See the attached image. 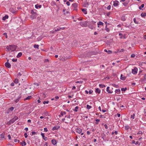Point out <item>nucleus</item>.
I'll return each mask as SVG.
<instances>
[{
  "mask_svg": "<svg viewBox=\"0 0 146 146\" xmlns=\"http://www.w3.org/2000/svg\"><path fill=\"white\" fill-rule=\"evenodd\" d=\"M88 22L85 21L84 22H80V25L82 27H86L88 26Z\"/></svg>",
  "mask_w": 146,
  "mask_h": 146,
  "instance_id": "f257e3e1",
  "label": "nucleus"
},
{
  "mask_svg": "<svg viewBox=\"0 0 146 146\" xmlns=\"http://www.w3.org/2000/svg\"><path fill=\"white\" fill-rule=\"evenodd\" d=\"M137 68L135 67L133 69H132V72L133 74H136L137 73Z\"/></svg>",
  "mask_w": 146,
  "mask_h": 146,
  "instance_id": "f03ea898",
  "label": "nucleus"
},
{
  "mask_svg": "<svg viewBox=\"0 0 146 146\" xmlns=\"http://www.w3.org/2000/svg\"><path fill=\"white\" fill-rule=\"evenodd\" d=\"M9 60H7V62H6L5 64V66L8 68H10L11 67V64L8 62Z\"/></svg>",
  "mask_w": 146,
  "mask_h": 146,
  "instance_id": "7ed1b4c3",
  "label": "nucleus"
},
{
  "mask_svg": "<svg viewBox=\"0 0 146 146\" xmlns=\"http://www.w3.org/2000/svg\"><path fill=\"white\" fill-rule=\"evenodd\" d=\"M37 14L36 13H34V14H33L31 16V17L33 19H35L37 17Z\"/></svg>",
  "mask_w": 146,
  "mask_h": 146,
  "instance_id": "20e7f679",
  "label": "nucleus"
},
{
  "mask_svg": "<svg viewBox=\"0 0 146 146\" xmlns=\"http://www.w3.org/2000/svg\"><path fill=\"white\" fill-rule=\"evenodd\" d=\"M77 5L78 4L76 3H73L72 4V6L74 7V10L76 11L77 10V9L76 8L77 7Z\"/></svg>",
  "mask_w": 146,
  "mask_h": 146,
  "instance_id": "39448f33",
  "label": "nucleus"
},
{
  "mask_svg": "<svg viewBox=\"0 0 146 146\" xmlns=\"http://www.w3.org/2000/svg\"><path fill=\"white\" fill-rule=\"evenodd\" d=\"M76 132L79 133V134L81 133L82 131V129L79 128H77V129H76Z\"/></svg>",
  "mask_w": 146,
  "mask_h": 146,
  "instance_id": "423d86ee",
  "label": "nucleus"
},
{
  "mask_svg": "<svg viewBox=\"0 0 146 146\" xmlns=\"http://www.w3.org/2000/svg\"><path fill=\"white\" fill-rule=\"evenodd\" d=\"M60 128V126L58 125H55L52 129V130L53 131L54 130H57Z\"/></svg>",
  "mask_w": 146,
  "mask_h": 146,
  "instance_id": "0eeeda50",
  "label": "nucleus"
},
{
  "mask_svg": "<svg viewBox=\"0 0 146 146\" xmlns=\"http://www.w3.org/2000/svg\"><path fill=\"white\" fill-rule=\"evenodd\" d=\"M10 46L11 47V48L12 49V51H14L15 50L16 48L17 47L15 45H10Z\"/></svg>",
  "mask_w": 146,
  "mask_h": 146,
  "instance_id": "6e6552de",
  "label": "nucleus"
},
{
  "mask_svg": "<svg viewBox=\"0 0 146 146\" xmlns=\"http://www.w3.org/2000/svg\"><path fill=\"white\" fill-rule=\"evenodd\" d=\"M41 135L43 139L45 141H46L48 139V138L46 137H45L44 134L42 133H41Z\"/></svg>",
  "mask_w": 146,
  "mask_h": 146,
  "instance_id": "1a4fd4ad",
  "label": "nucleus"
},
{
  "mask_svg": "<svg viewBox=\"0 0 146 146\" xmlns=\"http://www.w3.org/2000/svg\"><path fill=\"white\" fill-rule=\"evenodd\" d=\"M18 119V117L17 116H15L11 120V121L13 123H14L16 120H17Z\"/></svg>",
  "mask_w": 146,
  "mask_h": 146,
  "instance_id": "9d476101",
  "label": "nucleus"
},
{
  "mask_svg": "<svg viewBox=\"0 0 146 146\" xmlns=\"http://www.w3.org/2000/svg\"><path fill=\"white\" fill-rule=\"evenodd\" d=\"M118 3H119V2L117 0L113 1L114 3L113 5L115 6H118Z\"/></svg>",
  "mask_w": 146,
  "mask_h": 146,
  "instance_id": "9b49d317",
  "label": "nucleus"
},
{
  "mask_svg": "<svg viewBox=\"0 0 146 146\" xmlns=\"http://www.w3.org/2000/svg\"><path fill=\"white\" fill-rule=\"evenodd\" d=\"M110 88V87L108 86L107 88L106 91L108 92V93L109 94H111L113 92V91H111L110 90H109Z\"/></svg>",
  "mask_w": 146,
  "mask_h": 146,
  "instance_id": "f8f14e48",
  "label": "nucleus"
},
{
  "mask_svg": "<svg viewBox=\"0 0 146 146\" xmlns=\"http://www.w3.org/2000/svg\"><path fill=\"white\" fill-rule=\"evenodd\" d=\"M82 11L85 14H87V9H82Z\"/></svg>",
  "mask_w": 146,
  "mask_h": 146,
  "instance_id": "ddd939ff",
  "label": "nucleus"
},
{
  "mask_svg": "<svg viewBox=\"0 0 146 146\" xmlns=\"http://www.w3.org/2000/svg\"><path fill=\"white\" fill-rule=\"evenodd\" d=\"M20 144L22 146H25L26 145V143L25 141H22L20 143Z\"/></svg>",
  "mask_w": 146,
  "mask_h": 146,
  "instance_id": "4468645a",
  "label": "nucleus"
},
{
  "mask_svg": "<svg viewBox=\"0 0 146 146\" xmlns=\"http://www.w3.org/2000/svg\"><path fill=\"white\" fill-rule=\"evenodd\" d=\"M100 90L98 88H97L95 90L96 92L98 93V94H99L100 93Z\"/></svg>",
  "mask_w": 146,
  "mask_h": 146,
  "instance_id": "2eb2a0df",
  "label": "nucleus"
},
{
  "mask_svg": "<svg viewBox=\"0 0 146 146\" xmlns=\"http://www.w3.org/2000/svg\"><path fill=\"white\" fill-rule=\"evenodd\" d=\"M119 35L120 36H121L120 37V38H125V35H123L121 33H119Z\"/></svg>",
  "mask_w": 146,
  "mask_h": 146,
  "instance_id": "dca6fc26",
  "label": "nucleus"
},
{
  "mask_svg": "<svg viewBox=\"0 0 146 146\" xmlns=\"http://www.w3.org/2000/svg\"><path fill=\"white\" fill-rule=\"evenodd\" d=\"M52 143L54 145H55L56 143V142L55 140V139H52Z\"/></svg>",
  "mask_w": 146,
  "mask_h": 146,
  "instance_id": "f3484780",
  "label": "nucleus"
},
{
  "mask_svg": "<svg viewBox=\"0 0 146 146\" xmlns=\"http://www.w3.org/2000/svg\"><path fill=\"white\" fill-rule=\"evenodd\" d=\"M8 16L7 15H5L4 17L3 18V20L4 21H5L6 19H7L8 18Z\"/></svg>",
  "mask_w": 146,
  "mask_h": 146,
  "instance_id": "a211bd4d",
  "label": "nucleus"
},
{
  "mask_svg": "<svg viewBox=\"0 0 146 146\" xmlns=\"http://www.w3.org/2000/svg\"><path fill=\"white\" fill-rule=\"evenodd\" d=\"M120 92V90L119 89H116L115 91V92L118 94H119Z\"/></svg>",
  "mask_w": 146,
  "mask_h": 146,
  "instance_id": "6ab92c4d",
  "label": "nucleus"
},
{
  "mask_svg": "<svg viewBox=\"0 0 146 146\" xmlns=\"http://www.w3.org/2000/svg\"><path fill=\"white\" fill-rule=\"evenodd\" d=\"M103 23L101 22V21H99V23H98V27H99V25H103Z\"/></svg>",
  "mask_w": 146,
  "mask_h": 146,
  "instance_id": "aec40b11",
  "label": "nucleus"
},
{
  "mask_svg": "<svg viewBox=\"0 0 146 146\" xmlns=\"http://www.w3.org/2000/svg\"><path fill=\"white\" fill-rule=\"evenodd\" d=\"M104 50L105 52H108V53H109V54H111V53H112V52L111 51V50H107L106 49Z\"/></svg>",
  "mask_w": 146,
  "mask_h": 146,
  "instance_id": "412c9836",
  "label": "nucleus"
},
{
  "mask_svg": "<svg viewBox=\"0 0 146 146\" xmlns=\"http://www.w3.org/2000/svg\"><path fill=\"white\" fill-rule=\"evenodd\" d=\"M121 79L123 80H124L126 79L125 77H123V75L121 74Z\"/></svg>",
  "mask_w": 146,
  "mask_h": 146,
  "instance_id": "4be33fe9",
  "label": "nucleus"
},
{
  "mask_svg": "<svg viewBox=\"0 0 146 146\" xmlns=\"http://www.w3.org/2000/svg\"><path fill=\"white\" fill-rule=\"evenodd\" d=\"M22 55V53L21 52L19 53L18 55H17V57L18 58L20 57H21Z\"/></svg>",
  "mask_w": 146,
  "mask_h": 146,
  "instance_id": "5701e85b",
  "label": "nucleus"
},
{
  "mask_svg": "<svg viewBox=\"0 0 146 146\" xmlns=\"http://www.w3.org/2000/svg\"><path fill=\"white\" fill-rule=\"evenodd\" d=\"M78 106H77L75 108V109H74L73 110V111H75V112H77L78 111Z\"/></svg>",
  "mask_w": 146,
  "mask_h": 146,
  "instance_id": "b1692460",
  "label": "nucleus"
},
{
  "mask_svg": "<svg viewBox=\"0 0 146 146\" xmlns=\"http://www.w3.org/2000/svg\"><path fill=\"white\" fill-rule=\"evenodd\" d=\"M121 20L122 21H125L126 20V19L125 18V16H123L121 17Z\"/></svg>",
  "mask_w": 146,
  "mask_h": 146,
  "instance_id": "393cba45",
  "label": "nucleus"
},
{
  "mask_svg": "<svg viewBox=\"0 0 146 146\" xmlns=\"http://www.w3.org/2000/svg\"><path fill=\"white\" fill-rule=\"evenodd\" d=\"M141 16L145 17L146 16V13H142L141 15Z\"/></svg>",
  "mask_w": 146,
  "mask_h": 146,
  "instance_id": "a878e982",
  "label": "nucleus"
},
{
  "mask_svg": "<svg viewBox=\"0 0 146 146\" xmlns=\"http://www.w3.org/2000/svg\"><path fill=\"white\" fill-rule=\"evenodd\" d=\"M32 98V96H29L28 97H27L25 99V100H30V99H31V98Z\"/></svg>",
  "mask_w": 146,
  "mask_h": 146,
  "instance_id": "bb28decb",
  "label": "nucleus"
},
{
  "mask_svg": "<svg viewBox=\"0 0 146 146\" xmlns=\"http://www.w3.org/2000/svg\"><path fill=\"white\" fill-rule=\"evenodd\" d=\"M34 47L35 48H37L38 49L39 45L38 44H34Z\"/></svg>",
  "mask_w": 146,
  "mask_h": 146,
  "instance_id": "cd10ccee",
  "label": "nucleus"
},
{
  "mask_svg": "<svg viewBox=\"0 0 146 146\" xmlns=\"http://www.w3.org/2000/svg\"><path fill=\"white\" fill-rule=\"evenodd\" d=\"M13 123L11 121V120H10L9 121H8L7 123V124L8 125H11L12 123Z\"/></svg>",
  "mask_w": 146,
  "mask_h": 146,
  "instance_id": "c85d7f7f",
  "label": "nucleus"
},
{
  "mask_svg": "<svg viewBox=\"0 0 146 146\" xmlns=\"http://www.w3.org/2000/svg\"><path fill=\"white\" fill-rule=\"evenodd\" d=\"M20 98H21L20 97H19V98L17 99L16 100H15L14 101H15V103H17L19 101Z\"/></svg>",
  "mask_w": 146,
  "mask_h": 146,
  "instance_id": "c756f323",
  "label": "nucleus"
},
{
  "mask_svg": "<svg viewBox=\"0 0 146 146\" xmlns=\"http://www.w3.org/2000/svg\"><path fill=\"white\" fill-rule=\"evenodd\" d=\"M99 87L100 88H104V87H105V85H102V84H99Z\"/></svg>",
  "mask_w": 146,
  "mask_h": 146,
  "instance_id": "7c9ffc66",
  "label": "nucleus"
},
{
  "mask_svg": "<svg viewBox=\"0 0 146 146\" xmlns=\"http://www.w3.org/2000/svg\"><path fill=\"white\" fill-rule=\"evenodd\" d=\"M66 114V113L65 111H62L61 113V115L63 116L64 115H65Z\"/></svg>",
  "mask_w": 146,
  "mask_h": 146,
  "instance_id": "2f4dec72",
  "label": "nucleus"
},
{
  "mask_svg": "<svg viewBox=\"0 0 146 146\" xmlns=\"http://www.w3.org/2000/svg\"><path fill=\"white\" fill-rule=\"evenodd\" d=\"M14 82L15 84H17L19 82V80L17 79H15L14 80Z\"/></svg>",
  "mask_w": 146,
  "mask_h": 146,
  "instance_id": "473e14b6",
  "label": "nucleus"
},
{
  "mask_svg": "<svg viewBox=\"0 0 146 146\" xmlns=\"http://www.w3.org/2000/svg\"><path fill=\"white\" fill-rule=\"evenodd\" d=\"M86 108L88 109L89 110L91 108V106L88 105H87L86 106Z\"/></svg>",
  "mask_w": 146,
  "mask_h": 146,
  "instance_id": "72a5a7b5",
  "label": "nucleus"
},
{
  "mask_svg": "<svg viewBox=\"0 0 146 146\" xmlns=\"http://www.w3.org/2000/svg\"><path fill=\"white\" fill-rule=\"evenodd\" d=\"M144 4H142L141 6L139 7V9L140 10H141L142 9L141 8H143L144 7Z\"/></svg>",
  "mask_w": 146,
  "mask_h": 146,
  "instance_id": "f704fd0d",
  "label": "nucleus"
},
{
  "mask_svg": "<svg viewBox=\"0 0 146 146\" xmlns=\"http://www.w3.org/2000/svg\"><path fill=\"white\" fill-rule=\"evenodd\" d=\"M121 90L122 91L125 92L127 90V88H121Z\"/></svg>",
  "mask_w": 146,
  "mask_h": 146,
  "instance_id": "c9c22d12",
  "label": "nucleus"
},
{
  "mask_svg": "<svg viewBox=\"0 0 146 146\" xmlns=\"http://www.w3.org/2000/svg\"><path fill=\"white\" fill-rule=\"evenodd\" d=\"M47 114H48L47 112H45L43 113L42 114V115H47Z\"/></svg>",
  "mask_w": 146,
  "mask_h": 146,
  "instance_id": "e433bc0d",
  "label": "nucleus"
},
{
  "mask_svg": "<svg viewBox=\"0 0 146 146\" xmlns=\"http://www.w3.org/2000/svg\"><path fill=\"white\" fill-rule=\"evenodd\" d=\"M135 116V114L133 113V115H131V118L134 119V116Z\"/></svg>",
  "mask_w": 146,
  "mask_h": 146,
  "instance_id": "4c0bfd02",
  "label": "nucleus"
},
{
  "mask_svg": "<svg viewBox=\"0 0 146 146\" xmlns=\"http://www.w3.org/2000/svg\"><path fill=\"white\" fill-rule=\"evenodd\" d=\"M125 129L128 130L129 128V126L126 125L125 126Z\"/></svg>",
  "mask_w": 146,
  "mask_h": 146,
  "instance_id": "58836bf2",
  "label": "nucleus"
},
{
  "mask_svg": "<svg viewBox=\"0 0 146 146\" xmlns=\"http://www.w3.org/2000/svg\"><path fill=\"white\" fill-rule=\"evenodd\" d=\"M133 21H134V22L135 23V24H138V22H137V21H136V19L135 18H134L133 19Z\"/></svg>",
  "mask_w": 146,
  "mask_h": 146,
  "instance_id": "ea45409f",
  "label": "nucleus"
},
{
  "mask_svg": "<svg viewBox=\"0 0 146 146\" xmlns=\"http://www.w3.org/2000/svg\"><path fill=\"white\" fill-rule=\"evenodd\" d=\"M106 28L105 29L106 30L107 32H108L110 31V29L108 28L107 27V25H106Z\"/></svg>",
  "mask_w": 146,
  "mask_h": 146,
  "instance_id": "a19ab883",
  "label": "nucleus"
},
{
  "mask_svg": "<svg viewBox=\"0 0 146 146\" xmlns=\"http://www.w3.org/2000/svg\"><path fill=\"white\" fill-rule=\"evenodd\" d=\"M3 35L5 36V38H7V33H3Z\"/></svg>",
  "mask_w": 146,
  "mask_h": 146,
  "instance_id": "79ce46f5",
  "label": "nucleus"
},
{
  "mask_svg": "<svg viewBox=\"0 0 146 146\" xmlns=\"http://www.w3.org/2000/svg\"><path fill=\"white\" fill-rule=\"evenodd\" d=\"M48 102H49L48 101H44L43 102V104H48Z\"/></svg>",
  "mask_w": 146,
  "mask_h": 146,
  "instance_id": "37998d69",
  "label": "nucleus"
},
{
  "mask_svg": "<svg viewBox=\"0 0 146 146\" xmlns=\"http://www.w3.org/2000/svg\"><path fill=\"white\" fill-rule=\"evenodd\" d=\"M0 136L1 138H4V134L3 133H2L0 135Z\"/></svg>",
  "mask_w": 146,
  "mask_h": 146,
  "instance_id": "c03bdc74",
  "label": "nucleus"
},
{
  "mask_svg": "<svg viewBox=\"0 0 146 146\" xmlns=\"http://www.w3.org/2000/svg\"><path fill=\"white\" fill-rule=\"evenodd\" d=\"M111 6L110 5H108L107 8V9L108 10H110L111 9Z\"/></svg>",
  "mask_w": 146,
  "mask_h": 146,
  "instance_id": "a18cd8bd",
  "label": "nucleus"
},
{
  "mask_svg": "<svg viewBox=\"0 0 146 146\" xmlns=\"http://www.w3.org/2000/svg\"><path fill=\"white\" fill-rule=\"evenodd\" d=\"M12 61L13 62H16L17 61V59H12Z\"/></svg>",
  "mask_w": 146,
  "mask_h": 146,
  "instance_id": "49530a36",
  "label": "nucleus"
},
{
  "mask_svg": "<svg viewBox=\"0 0 146 146\" xmlns=\"http://www.w3.org/2000/svg\"><path fill=\"white\" fill-rule=\"evenodd\" d=\"M24 135L25 138H27L28 137V135L26 133H24Z\"/></svg>",
  "mask_w": 146,
  "mask_h": 146,
  "instance_id": "de8ad7c7",
  "label": "nucleus"
},
{
  "mask_svg": "<svg viewBox=\"0 0 146 146\" xmlns=\"http://www.w3.org/2000/svg\"><path fill=\"white\" fill-rule=\"evenodd\" d=\"M14 141L16 143L17 142V141H18V142H19V140H18L17 139H14Z\"/></svg>",
  "mask_w": 146,
  "mask_h": 146,
  "instance_id": "09e8293b",
  "label": "nucleus"
},
{
  "mask_svg": "<svg viewBox=\"0 0 146 146\" xmlns=\"http://www.w3.org/2000/svg\"><path fill=\"white\" fill-rule=\"evenodd\" d=\"M44 131L45 132H47L48 131L47 128L46 127L44 128Z\"/></svg>",
  "mask_w": 146,
  "mask_h": 146,
  "instance_id": "8fccbe9b",
  "label": "nucleus"
},
{
  "mask_svg": "<svg viewBox=\"0 0 146 146\" xmlns=\"http://www.w3.org/2000/svg\"><path fill=\"white\" fill-rule=\"evenodd\" d=\"M135 144V145L138 144L139 145H140V143H139V142L138 141H136Z\"/></svg>",
  "mask_w": 146,
  "mask_h": 146,
  "instance_id": "3c124183",
  "label": "nucleus"
},
{
  "mask_svg": "<svg viewBox=\"0 0 146 146\" xmlns=\"http://www.w3.org/2000/svg\"><path fill=\"white\" fill-rule=\"evenodd\" d=\"M124 51V50L123 49H122L119 51V52H123Z\"/></svg>",
  "mask_w": 146,
  "mask_h": 146,
  "instance_id": "603ef678",
  "label": "nucleus"
},
{
  "mask_svg": "<svg viewBox=\"0 0 146 146\" xmlns=\"http://www.w3.org/2000/svg\"><path fill=\"white\" fill-rule=\"evenodd\" d=\"M123 4L125 6H126L127 4V3L125 2L123 3Z\"/></svg>",
  "mask_w": 146,
  "mask_h": 146,
  "instance_id": "864d4df0",
  "label": "nucleus"
},
{
  "mask_svg": "<svg viewBox=\"0 0 146 146\" xmlns=\"http://www.w3.org/2000/svg\"><path fill=\"white\" fill-rule=\"evenodd\" d=\"M104 126L106 129H107L108 128V127L106 124H105L104 125Z\"/></svg>",
  "mask_w": 146,
  "mask_h": 146,
  "instance_id": "5fc2aeb1",
  "label": "nucleus"
},
{
  "mask_svg": "<svg viewBox=\"0 0 146 146\" xmlns=\"http://www.w3.org/2000/svg\"><path fill=\"white\" fill-rule=\"evenodd\" d=\"M66 4L68 6H69L70 5V3L69 1H67Z\"/></svg>",
  "mask_w": 146,
  "mask_h": 146,
  "instance_id": "6e6d98bb",
  "label": "nucleus"
},
{
  "mask_svg": "<svg viewBox=\"0 0 146 146\" xmlns=\"http://www.w3.org/2000/svg\"><path fill=\"white\" fill-rule=\"evenodd\" d=\"M82 81H76V83H82Z\"/></svg>",
  "mask_w": 146,
  "mask_h": 146,
  "instance_id": "4d7b16f0",
  "label": "nucleus"
},
{
  "mask_svg": "<svg viewBox=\"0 0 146 146\" xmlns=\"http://www.w3.org/2000/svg\"><path fill=\"white\" fill-rule=\"evenodd\" d=\"M66 9H64L63 10V12L64 13V14H65L67 13H68V12L67 11L66 12V13H65V11H66Z\"/></svg>",
  "mask_w": 146,
  "mask_h": 146,
  "instance_id": "13d9d810",
  "label": "nucleus"
},
{
  "mask_svg": "<svg viewBox=\"0 0 146 146\" xmlns=\"http://www.w3.org/2000/svg\"><path fill=\"white\" fill-rule=\"evenodd\" d=\"M31 133H32V135H34L36 133L35 132L33 131L31 132Z\"/></svg>",
  "mask_w": 146,
  "mask_h": 146,
  "instance_id": "bf43d9fd",
  "label": "nucleus"
},
{
  "mask_svg": "<svg viewBox=\"0 0 146 146\" xmlns=\"http://www.w3.org/2000/svg\"><path fill=\"white\" fill-rule=\"evenodd\" d=\"M31 13L32 14H34V13H36L34 12L33 10H32L31 11Z\"/></svg>",
  "mask_w": 146,
  "mask_h": 146,
  "instance_id": "052dcab7",
  "label": "nucleus"
},
{
  "mask_svg": "<svg viewBox=\"0 0 146 146\" xmlns=\"http://www.w3.org/2000/svg\"><path fill=\"white\" fill-rule=\"evenodd\" d=\"M135 56V55L134 54H132L131 55V57L133 58Z\"/></svg>",
  "mask_w": 146,
  "mask_h": 146,
  "instance_id": "680f3d73",
  "label": "nucleus"
},
{
  "mask_svg": "<svg viewBox=\"0 0 146 146\" xmlns=\"http://www.w3.org/2000/svg\"><path fill=\"white\" fill-rule=\"evenodd\" d=\"M14 108L13 107H11L10 108V110L11 111H12L14 110Z\"/></svg>",
  "mask_w": 146,
  "mask_h": 146,
  "instance_id": "e2e57ef3",
  "label": "nucleus"
},
{
  "mask_svg": "<svg viewBox=\"0 0 146 146\" xmlns=\"http://www.w3.org/2000/svg\"><path fill=\"white\" fill-rule=\"evenodd\" d=\"M93 92V91L92 90H90L89 92V94H91L92 93V92Z\"/></svg>",
  "mask_w": 146,
  "mask_h": 146,
  "instance_id": "0e129e2a",
  "label": "nucleus"
},
{
  "mask_svg": "<svg viewBox=\"0 0 146 146\" xmlns=\"http://www.w3.org/2000/svg\"><path fill=\"white\" fill-rule=\"evenodd\" d=\"M8 137L9 138V139H11V136L10 135H8Z\"/></svg>",
  "mask_w": 146,
  "mask_h": 146,
  "instance_id": "69168bd1",
  "label": "nucleus"
},
{
  "mask_svg": "<svg viewBox=\"0 0 146 146\" xmlns=\"http://www.w3.org/2000/svg\"><path fill=\"white\" fill-rule=\"evenodd\" d=\"M110 14V12H108V13H107L106 15L108 16H109Z\"/></svg>",
  "mask_w": 146,
  "mask_h": 146,
  "instance_id": "338daca9",
  "label": "nucleus"
},
{
  "mask_svg": "<svg viewBox=\"0 0 146 146\" xmlns=\"http://www.w3.org/2000/svg\"><path fill=\"white\" fill-rule=\"evenodd\" d=\"M11 86H14V83L13 82H12L11 84Z\"/></svg>",
  "mask_w": 146,
  "mask_h": 146,
  "instance_id": "774afa93",
  "label": "nucleus"
}]
</instances>
